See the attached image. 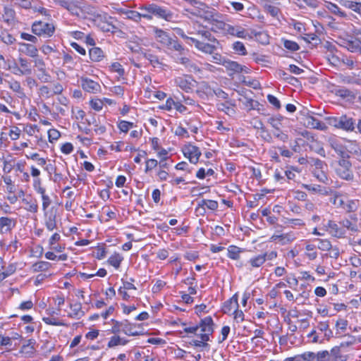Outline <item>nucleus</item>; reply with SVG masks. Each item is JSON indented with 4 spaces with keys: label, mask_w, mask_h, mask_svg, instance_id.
<instances>
[{
    "label": "nucleus",
    "mask_w": 361,
    "mask_h": 361,
    "mask_svg": "<svg viewBox=\"0 0 361 361\" xmlns=\"http://www.w3.org/2000/svg\"><path fill=\"white\" fill-rule=\"evenodd\" d=\"M213 325L212 318L207 317L201 319L198 325L185 328L184 331L187 333L200 336V338H209L213 332Z\"/></svg>",
    "instance_id": "nucleus-1"
},
{
    "label": "nucleus",
    "mask_w": 361,
    "mask_h": 361,
    "mask_svg": "<svg viewBox=\"0 0 361 361\" xmlns=\"http://www.w3.org/2000/svg\"><path fill=\"white\" fill-rule=\"evenodd\" d=\"M140 8L142 11L149 12L152 13V16L164 19L167 21H171L173 18V15L171 11L154 4L142 6Z\"/></svg>",
    "instance_id": "nucleus-2"
},
{
    "label": "nucleus",
    "mask_w": 361,
    "mask_h": 361,
    "mask_svg": "<svg viewBox=\"0 0 361 361\" xmlns=\"http://www.w3.org/2000/svg\"><path fill=\"white\" fill-rule=\"evenodd\" d=\"M55 31L53 24L43 22L42 20L35 22L32 25V32L38 36L45 35L51 37Z\"/></svg>",
    "instance_id": "nucleus-3"
},
{
    "label": "nucleus",
    "mask_w": 361,
    "mask_h": 361,
    "mask_svg": "<svg viewBox=\"0 0 361 361\" xmlns=\"http://www.w3.org/2000/svg\"><path fill=\"white\" fill-rule=\"evenodd\" d=\"M182 151L184 156L188 157L192 164H197L202 154L199 147L191 144L185 145Z\"/></svg>",
    "instance_id": "nucleus-4"
},
{
    "label": "nucleus",
    "mask_w": 361,
    "mask_h": 361,
    "mask_svg": "<svg viewBox=\"0 0 361 361\" xmlns=\"http://www.w3.org/2000/svg\"><path fill=\"white\" fill-rule=\"evenodd\" d=\"M192 82H195V80L189 75L180 76L175 79L176 85L187 92L192 90L193 87Z\"/></svg>",
    "instance_id": "nucleus-5"
},
{
    "label": "nucleus",
    "mask_w": 361,
    "mask_h": 361,
    "mask_svg": "<svg viewBox=\"0 0 361 361\" xmlns=\"http://www.w3.org/2000/svg\"><path fill=\"white\" fill-rule=\"evenodd\" d=\"M111 322L113 323L111 328L112 333L116 334L123 332L126 335H130L134 334L133 332H130V331L128 330V328L130 324L127 320L123 322H118L116 320L112 319Z\"/></svg>",
    "instance_id": "nucleus-6"
},
{
    "label": "nucleus",
    "mask_w": 361,
    "mask_h": 361,
    "mask_svg": "<svg viewBox=\"0 0 361 361\" xmlns=\"http://www.w3.org/2000/svg\"><path fill=\"white\" fill-rule=\"evenodd\" d=\"M44 224L48 231H52L57 228L56 225V212H54L53 208L49 212H44Z\"/></svg>",
    "instance_id": "nucleus-7"
},
{
    "label": "nucleus",
    "mask_w": 361,
    "mask_h": 361,
    "mask_svg": "<svg viewBox=\"0 0 361 361\" xmlns=\"http://www.w3.org/2000/svg\"><path fill=\"white\" fill-rule=\"evenodd\" d=\"M355 128V122L353 118L347 115H342L341 116H339V129L352 132Z\"/></svg>",
    "instance_id": "nucleus-8"
},
{
    "label": "nucleus",
    "mask_w": 361,
    "mask_h": 361,
    "mask_svg": "<svg viewBox=\"0 0 361 361\" xmlns=\"http://www.w3.org/2000/svg\"><path fill=\"white\" fill-rule=\"evenodd\" d=\"M342 46L351 52L361 53V41L357 38L344 39Z\"/></svg>",
    "instance_id": "nucleus-9"
},
{
    "label": "nucleus",
    "mask_w": 361,
    "mask_h": 361,
    "mask_svg": "<svg viewBox=\"0 0 361 361\" xmlns=\"http://www.w3.org/2000/svg\"><path fill=\"white\" fill-rule=\"evenodd\" d=\"M81 86L82 89L88 92L95 93L100 89L98 82L88 78H81Z\"/></svg>",
    "instance_id": "nucleus-10"
},
{
    "label": "nucleus",
    "mask_w": 361,
    "mask_h": 361,
    "mask_svg": "<svg viewBox=\"0 0 361 361\" xmlns=\"http://www.w3.org/2000/svg\"><path fill=\"white\" fill-rule=\"evenodd\" d=\"M217 15V12L214 8L207 6L198 11V16L209 23L214 21L215 16Z\"/></svg>",
    "instance_id": "nucleus-11"
},
{
    "label": "nucleus",
    "mask_w": 361,
    "mask_h": 361,
    "mask_svg": "<svg viewBox=\"0 0 361 361\" xmlns=\"http://www.w3.org/2000/svg\"><path fill=\"white\" fill-rule=\"evenodd\" d=\"M177 63H181L188 68L190 71H200V68L196 66L195 63H192L189 58L185 55H180L176 58Z\"/></svg>",
    "instance_id": "nucleus-12"
},
{
    "label": "nucleus",
    "mask_w": 361,
    "mask_h": 361,
    "mask_svg": "<svg viewBox=\"0 0 361 361\" xmlns=\"http://www.w3.org/2000/svg\"><path fill=\"white\" fill-rule=\"evenodd\" d=\"M154 34L157 40L161 43V44L167 47L168 44L170 42L172 37H171L166 32L159 29L157 27H154Z\"/></svg>",
    "instance_id": "nucleus-13"
},
{
    "label": "nucleus",
    "mask_w": 361,
    "mask_h": 361,
    "mask_svg": "<svg viewBox=\"0 0 361 361\" xmlns=\"http://www.w3.org/2000/svg\"><path fill=\"white\" fill-rule=\"evenodd\" d=\"M59 4L73 15H79V8L72 0H59Z\"/></svg>",
    "instance_id": "nucleus-14"
},
{
    "label": "nucleus",
    "mask_w": 361,
    "mask_h": 361,
    "mask_svg": "<svg viewBox=\"0 0 361 361\" xmlns=\"http://www.w3.org/2000/svg\"><path fill=\"white\" fill-rule=\"evenodd\" d=\"M190 40L195 43V47L202 51L203 52L207 53V54H212L214 53V50L216 49V47L214 45L201 42L194 38H190Z\"/></svg>",
    "instance_id": "nucleus-15"
},
{
    "label": "nucleus",
    "mask_w": 361,
    "mask_h": 361,
    "mask_svg": "<svg viewBox=\"0 0 361 361\" xmlns=\"http://www.w3.org/2000/svg\"><path fill=\"white\" fill-rule=\"evenodd\" d=\"M175 39L172 38L170 42L167 45V48L169 49H173L179 52L180 55H185V52L188 51L176 39V37H174Z\"/></svg>",
    "instance_id": "nucleus-16"
},
{
    "label": "nucleus",
    "mask_w": 361,
    "mask_h": 361,
    "mask_svg": "<svg viewBox=\"0 0 361 361\" xmlns=\"http://www.w3.org/2000/svg\"><path fill=\"white\" fill-rule=\"evenodd\" d=\"M307 126L314 129L324 130L326 128L325 123L321 122L316 118L309 116L307 117Z\"/></svg>",
    "instance_id": "nucleus-17"
},
{
    "label": "nucleus",
    "mask_w": 361,
    "mask_h": 361,
    "mask_svg": "<svg viewBox=\"0 0 361 361\" xmlns=\"http://www.w3.org/2000/svg\"><path fill=\"white\" fill-rule=\"evenodd\" d=\"M20 44L23 47V49H20L22 52L30 57L35 58L37 56L38 50L35 46L26 43H20Z\"/></svg>",
    "instance_id": "nucleus-18"
},
{
    "label": "nucleus",
    "mask_w": 361,
    "mask_h": 361,
    "mask_svg": "<svg viewBox=\"0 0 361 361\" xmlns=\"http://www.w3.org/2000/svg\"><path fill=\"white\" fill-rule=\"evenodd\" d=\"M89 56L92 61H100L104 57L103 51L99 47H93L89 50Z\"/></svg>",
    "instance_id": "nucleus-19"
},
{
    "label": "nucleus",
    "mask_w": 361,
    "mask_h": 361,
    "mask_svg": "<svg viewBox=\"0 0 361 361\" xmlns=\"http://www.w3.org/2000/svg\"><path fill=\"white\" fill-rule=\"evenodd\" d=\"M222 65L229 71H233V73H239L240 63L236 61H233L229 59H224L222 61Z\"/></svg>",
    "instance_id": "nucleus-20"
},
{
    "label": "nucleus",
    "mask_w": 361,
    "mask_h": 361,
    "mask_svg": "<svg viewBox=\"0 0 361 361\" xmlns=\"http://www.w3.org/2000/svg\"><path fill=\"white\" fill-rule=\"evenodd\" d=\"M13 221L8 217L0 218V228L1 233L8 232L11 230Z\"/></svg>",
    "instance_id": "nucleus-21"
},
{
    "label": "nucleus",
    "mask_w": 361,
    "mask_h": 361,
    "mask_svg": "<svg viewBox=\"0 0 361 361\" xmlns=\"http://www.w3.org/2000/svg\"><path fill=\"white\" fill-rule=\"evenodd\" d=\"M336 95L343 98V99H353L355 98L354 93L346 89V88H339L335 90Z\"/></svg>",
    "instance_id": "nucleus-22"
},
{
    "label": "nucleus",
    "mask_w": 361,
    "mask_h": 361,
    "mask_svg": "<svg viewBox=\"0 0 361 361\" xmlns=\"http://www.w3.org/2000/svg\"><path fill=\"white\" fill-rule=\"evenodd\" d=\"M15 11L8 6H5L4 8V14L3 17L4 18V20L7 23H10L14 20L15 18Z\"/></svg>",
    "instance_id": "nucleus-23"
},
{
    "label": "nucleus",
    "mask_w": 361,
    "mask_h": 361,
    "mask_svg": "<svg viewBox=\"0 0 361 361\" xmlns=\"http://www.w3.org/2000/svg\"><path fill=\"white\" fill-rule=\"evenodd\" d=\"M267 254L259 255L250 259V263L253 267H259L264 263Z\"/></svg>",
    "instance_id": "nucleus-24"
},
{
    "label": "nucleus",
    "mask_w": 361,
    "mask_h": 361,
    "mask_svg": "<svg viewBox=\"0 0 361 361\" xmlns=\"http://www.w3.org/2000/svg\"><path fill=\"white\" fill-rule=\"evenodd\" d=\"M51 267V264L48 262L40 261L32 265V270L35 272L47 271Z\"/></svg>",
    "instance_id": "nucleus-25"
},
{
    "label": "nucleus",
    "mask_w": 361,
    "mask_h": 361,
    "mask_svg": "<svg viewBox=\"0 0 361 361\" xmlns=\"http://www.w3.org/2000/svg\"><path fill=\"white\" fill-rule=\"evenodd\" d=\"M331 147L335 150V152L340 156L341 158H348L349 155L345 151V147L336 142H332L331 144Z\"/></svg>",
    "instance_id": "nucleus-26"
},
{
    "label": "nucleus",
    "mask_w": 361,
    "mask_h": 361,
    "mask_svg": "<svg viewBox=\"0 0 361 361\" xmlns=\"http://www.w3.org/2000/svg\"><path fill=\"white\" fill-rule=\"evenodd\" d=\"M122 260L123 257L118 253H115L109 258L108 262L116 269H118L120 267Z\"/></svg>",
    "instance_id": "nucleus-27"
},
{
    "label": "nucleus",
    "mask_w": 361,
    "mask_h": 361,
    "mask_svg": "<svg viewBox=\"0 0 361 361\" xmlns=\"http://www.w3.org/2000/svg\"><path fill=\"white\" fill-rule=\"evenodd\" d=\"M337 173L344 180H352L353 179V173L350 169H338Z\"/></svg>",
    "instance_id": "nucleus-28"
},
{
    "label": "nucleus",
    "mask_w": 361,
    "mask_h": 361,
    "mask_svg": "<svg viewBox=\"0 0 361 361\" xmlns=\"http://www.w3.org/2000/svg\"><path fill=\"white\" fill-rule=\"evenodd\" d=\"M352 344H353V342H351V341L342 343H341V345L339 346H336V347L333 348L331 350V353L333 356H334L336 357H340V356H341V351L343 350V349H344L345 347H348Z\"/></svg>",
    "instance_id": "nucleus-29"
},
{
    "label": "nucleus",
    "mask_w": 361,
    "mask_h": 361,
    "mask_svg": "<svg viewBox=\"0 0 361 361\" xmlns=\"http://www.w3.org/2000/svg\"><path fill=\"white\" fill-rule=\"evenodd\" d=\"M279 75L281 78H283L286 82H287L288 83H289L292 85H295V83L298 82V80L296 78H295L290 75H288L283 71L279 70Z\"/></svg>",
    "instance_id": "nucleus-30"
},
{
    "label": "nucleus",
    "mask_w": 361,
    "mask_h": 361,
    "mask_svg": "<svg viewBox=\"0 0 361 361\" xmlns=\"http://www.w3.org/2000/svg\"><path fill=\"white\" fill-rule=\"evenodd\" d=\"M281 41L283 47L291 51H295L300 49V46L294 41L285 39H282Z\"/></svg>",
    "instance_id": "nucleus-31"
},
{
    "label": "nucleus",
    "mask_w": 361,
    "mask_h": 361,
    "mask_svg": "<svg viewBox=\"0 0 361 361\" xmlns=\"http://www.w3.org/2000/svg\"><path fill=\"white\" fill-rule=\"evenodd\" d=\"M241 252L240 248L235 245H231L228 248V256L233 259H238Z\"/></svg>",
    "instance_id": "nucleus-32"
},
{
    "label": "nucleus",
    "mask_w": 361,
    "mask_h": 361,
    "mask_svg": "<svg viewBox=\"0 0 361 361\" xmlns=\"http://www.w3.org/2000/svg\"><path fill=\"white\" fill-rule=\"evenodd\" d=\"M217 109L219 111L225 112L228 116H232L235 113L233 108L227 105V102L218 104Z\"/></svg>",
    "instance_id": "nucleus-33"
},
{
    "label": "nucleus",
    "mask_w": 361,
    "mask_h": 361,
    "mask_svg": "<svg viewBox=\"0 0 361 361\" xmlns=\"http://www.w3.org/2000/svg\"><path fill=\"white\" fill-rule=\"evenodd\" d=\"M23 75H30L32 73L31 68L29 67V63L27 59L19 58L18 59Z\"/></svg>",
    "instance_id": "nucleus-34"
},
{
    "label": "nucleus",
    "mask_w": 361,
    "mask_h": 361,
    "mask_svg": "<svg viewBox=\"0 0 361 361\" xmlns=\"http://www.w3.org/2000/svg\"><path fill=\"white\" fill-rule=\"evenodd\" d=\"M210 23L212 25V27H211V30L212 31H214V32H216L217 30H226V25H228V27L230 26L228 25H226L223 21H220V20H216L215 18H214V21H211Z\"/></svg>",
    "instance_id": "nucleus-35"
},
{
    "label": "nucleus",
    "mask_w": 361,
    "mask_h": 361,
    "mask_svg": "<svg viewBox=\"0 0 361 361\" xmlns=\"http://www.w3.org/2000/svg\"><path fill=\"white\" fill-rule=\"evenodd\" d=\"M144 57L147 59L154 67L161 65L159 58L156 55H154L149 52L145 53Z\"/></svg>",
    "instance_id": "nucleus-36"
},
{
    "label": "nucleus",
    "mask_w": 361,
    "mask_h": 361,
    "mask_svg": "<svg viewBox=\"0 0 361 361\" xmlns=\"http://www.w3.org/2000/svg\"><path fill=\"white\" fill-rule=\"evenodd\" d=\"M305 188L309 190L313 191L314 192H318L322 195H327L329 194V190L326 188L322 187L321 185H305Z\"/></svg>",
    "instance_id": "nucleus-37"
},
{
    "label": "nucleus",
    "mask_w": 361,
    "mask_h": 361,
    "mask_svg": "<svg viewBox=\"0 0 361 361\" xmlns=\"http://www.w3.org/2000/svg\"><path fill=\"white\" fill-rule=\"evenodd\" d=\"M233 49L236 53H238L240 55L245 56L247 54L246 49L243 43H242L241 42H235V43H233Z\"/></svg>",
    "instance_id": "nucleus-38"
},
{
    "label": "nucleus",
    "mask_w": 361,
    "mask_h": 361,
    "mask_svg": "<svg viewBox=\"0 0 361 361\" xmlns=\"http://www.w3.org/2000/svg\"><path fill=\"white\" fill-rule=\"evenodd\" d=\"M327 8L333 13L344 17L345 14L341 10V8L335 4L328 3Z\"/></svg>",
    "instance_id": "nucleus-39"
},
{
    "label": "nucleus",
    "mask_w": 361,
    "mask_h": 361,
    "mask_svg": "<svg viewBox=\"0 0 361 361\" xmlns=\"http://www.w3.org/2000/svg\"><path fill=\"white\" fill-rule=\"evenodd\" d=\"M316 240L319 242L318 248L319 250L327 251L331 249L332 245L329 240L326 239H317Z\"/></svg>",
    "instance_id": "nucleus-40"
},
{
    "label": "nucleus",
    "mask_w": 361,
    "mask_h": 361,
    "mask_svg": "<svg viewBox=\"0 0 361 361\" xmlns=\"http://www.w3.org/2000/svg\"><path fill=\"white\" fill-rule=\"evenodd\" d=\"M228 31L230 34L233 35H236L238 37H246V31L245 29L241 28L240 30H237L234 27L229 26L228 28Z\"/></svg>",
    "instance_id": "nucleus-41"
},
{
    "label": "nucleus",
    "mask_w": 361,
    "mask_h": 361,
    "mask_svg": "<svg viewBox=\"0 0 361 361\" xmlns=\"http://www.w3.org/2000/svg\"><path fill=\"white\" fill-rule=\"evenodd\" d=\"M126 15L128 19L133 20L135 22L140 21V14L139 12L136 11L129 10L127 12H126Z\"/></svg>",
    "instance_id": "nucleus-42"
},
{
    "label": "nucleus",
    "mask_w": 361,
    "mask_h": 361,
    "mask_svg": "<svg viewBox=\"0 0 361 361\" xmlns=\"http://www.w3.org/2000/svg\"><path fill=\"white\" fill-rule=\"evenodd\" d=\"M328 227L331 229V232L334 235L338 236L341 235L343 233L340 231L338 225L333 221H329L328 223Z\"/></svg>",
    "instance_id": "nucleus-43"
},
{
    "label": "nucleus",
    "mask_w": 361,
    "mask_h": 361,
    "mask_svg": "<svg viewBox=\"0 0 361 361\" xmlns=\"http://www.w3.org/2000/svg\"><path fill=\"white\" fill-rule=\"evenodd\" d=\"M60 136L61 133L56 129H50L48 131V137L50 142H53L54 141L57 140Z\"/></svg>",
    "instance_id": "nucleus-44"
},
{
    "label": "nucleus",
    "mask_w": 361,
    "mask_h": 361,
    "mask_svg": "<svg viewBox=\"0 0 361 361\" xmlns=\"http://www.w3.org/2000/svg\"><path fill=\"white\" fill-rule=\"evenodd\" d=\"M331 202L337 207L345 208V202L341 195H335L334 197L331 199Z\"/></svg>",
    "instance_id": "nucleus-45"
},
{
    "label": "nucleus",
    "mask_w": 361,
    "mask_h": 361,
    "mask_svg": "<svg viewBox=\"0 0 361 361\" xmlns=\"http://www.w3.org/2000/svg\"><path fill=\"white\" fill-rule=\"evenodd\" d=\"M111 68L113 71L118 73L119 76H123L125 73L124 69L122 68V66L118 62L113 63L111 64Z\"/></svg>",
    "instance_id": "nucleus-46"
},
{
    "label": "nucleus",
    "mask_w": 361,
    "mask_h": 361,
    "mask_svg": "<svg viewBox=\"0 0 361 361\" xmlns=\"http://www.w3.org/2000/svg\"><path fill=\"white\" fill-rule=\"evenodd\" d=\"M338 164L340 166L339 169H350L352 164L349 160L347 159V158H342L338 161Z\"/></svg>",
    "instance_id": "nucleus-47"
},
{
    "label": "nucleus",
    "mask_w": 361,
    "mask_h": 361,
    "mask_svg": "<svg viewBox=\"0 0 361 361\" xmlns=\"http://www.w3.org/2000/svg\"><path fill=\"white\" fill-rule=\"evenodd\" d=\"M267 99L269 102L274 106L277 109L281 108V103L279 100L274 95L269 94L267 96Z\"/></svg>",
    "instance_id": "nucleus-48"
},
{
    "label": "nucleus",
    "mask_w": 361,
    "mask_h": 361,
    "mask_svg": "<svg viewBox=\"0 0 361 361\" xmlns=\"http://www.w3.org/2000/svg\"><path fill=\"white\" fill-rule=\"evenodd\" d=\"M274 135L283 142H287L288 139V135L283 133L280 130V128H279V130H276V132L274 133Z\"/></svg>",
    "instance_id": "nucleus-49"
},
{
    "label": "nucleus",
    "mask_w": 361,
    "mask_h": 361,
    "mask_svg": "<svg viewBox=\"0 0 361 361\" xmlns=\"http://www.w3.org/2000/svg\"><path fill=\"white\" fill-rule=\"evenodd\" d=\"M61 150L63 153L66 154H69L73 152V146L71 143L66 142L61 146Z\"/></svg>",
    "instance_id": "nucleus-50"
},
{
    "label": "nucleus",
    "mask_w": 361,
    "mask_h": 361,
    "mask_svg": "<svg viewBox=\"0 0 361 361\" xmlns=\"http://www.w3.org/2000/svg\"><path fill=\"white\" fill-rule=\"evenodd\" d=\"M90 106L94 110L99 111L102 109L103 102L100 99H92L90 101Z\"/></svg>",
    "instance_id": "nucleus-51"
},
{
    "label": "nucleus",
    "mask_w": 361,
    "mask_h": 361,
    "mask_svg": "<svg viewBox=\"0 0 361 361\" xmlns=\"http://www.w3.org/2000/svg\"><path fill=\"white\" fill-rule=\"evenodd\" d=\"M40 73L38 75V78L43 82H48L51 76L47 73L46 69L44 68L43 71H39Z\"/></svg>",
    "instance_id": "nucleus-52"
},
{
    "label": "nucleus",
    "mask_w": 361,
    "mask_h": 361,
    "mask_svg": "<svg viewBox=\"0 0 361 361\" xmlns=\"http://www.w3.org/2000/svg\"><path fill=\"white\" fill-rule=\"evenodd\" d=\"M158 164V161L156 159H148L146 161V169L145 172H148L149 171L152 170V169L155 168Z\"/></svg>",
    "instance_id": "nucleus-53"
},
{
    "label": "nucleus",
    "mask_w": 361,
    "mask_h": 361,
    "mask_svg": "<svg viewBox=\"0 0 361 361\" xmlns=\"http://www.w3.org/2000/svg\"><path fill=\"white\" fill-rule=\"evenodd\" d=\"M308 162L311 165L316 166V168H317V169H322V166H323V161L317 158L311 157V158H310V160L308 161Z\"/></svg>",
    "instance_id": "nucleus-54"
},
{
    "label": "nucleus",
    "mask_w": 361,
    "mask_h": 361,
    "mask_svg": "<svg viewBox=\"0 0 361 361\" xmlns=\"http://www.w3.org/2000/svg\"><path fill=\"white\" fill-rule=\"evenodd\" d=\"M304 361H314L316 360V355L314 353L307 352L300 355Z\"/></svg>",
    "instance_id": "nucleus-55"
},
{
    "label": "nucleus",
    "mask_w": 361,
    "mask_h": 361,
    "mask_svg": "<svg viewBox=\"0 0 361 361\" xmlns=\"http://www.w3.org/2000/svg\"><path fill=\"white\" fill-rule=\"evenodd\" d=\"M329 353L326 350L319 352L316 355V360L317 361H327L326 357H329Z\"/></svg>",
    "instance_id": "nucleus-56"
},
{
    "label": "nucleus",
    "mask_w": 361,
    "mask_h": 361,
    "mask_svg": "<svg viewBox=\"0 0 361 361\" xmlns=\"http://www.w3.org/2000/svg\"><path fill=\"white\" fill-rule=\"evenodd\" d=\"M214 93L216 97L223 99H228V94L225 92L223 90L218 88L214 90Z\"/></svg>",
    "instance_id": "nucleus-57"
},
{
    "label": "nucleus",
    "mask_w": 361,
    "mask_h": 361,
    "mask_svg": "<svg viewBox=\"0 0 361 361\" xmlns=\"http://www.w3.org/2000/svg\"><path fill=\"white\" fill-rule=\"evenodd\" d=\"M345 209L348 212H351L356 209V202L355 200H348L347 204H345Z\"/></svg>",
    "instance_id": "nucleus-58"
},
{
    "label": "nucleus",
    "mask_w": 361,
    "mask_h": 361,
    "mask_svg": "<svg viewBox=\"0 0 361 361\" xmlns=\"http://www.w3.org/2000/svg\"><path fill=\"white\" fill-rule=\"evenodd\" d=\"M21 38L25 39V40H27V41L32 42L33 43H37V38L35 36H33L32 35H30V34H27V33H25V32H22L21 33Z\"/></svg>",
    "instance_id": "nucleus-59"
},
{
    "label": "nucleus",
    "mask_w": 361,
    "mask_h": 361,
    "mask_svg": "<svg viewBox=\"0 0 361 361\" xmlns=\"http://www.w3.org/2000/svg\"><path fill=\"white\" fill-rule=\"evenodd\" d=\"M127 341V340H110L108 343V346L111 348L118 345H126Z\"/></svg>",
    "instance_id": "nucleus-60"
},
{
    "label": "nucleus",
    "mask_w": 361,
    "mask_h": 361,
    "mask_svg": "<svg viewBox=\"0 0 361 361\" xmlns=\"http://www.w3.org/2000/svg\"><path fill=\"white\" fill-rule=\"evenodd\" d=\"M42 209L44 212H47V209L51 204V200L48 195L42 196Z\"/></svg>",
    "instance_id": "nucleus-61"
},
{
    "label": "nucleus",
    "mask_w": 361,
    "mask_h": 361,
    "mask_svg": "<svg viewBox=\"0 0 361 361\" xmlns=\"http://www.w3.org/2000/svg\"><path fill=\"white\" fill-rule=\"evenodd\" d=\"M71 309L74 312V314L75 316H79L80 313H81V315H84V312L81 311V304L80 303H76L73 305H71Z\"/></svg>",
    "instance_id": "nucleus-62"
},
{
    "label": "nucleus",
    "mask_w": 361,
    "mask_h": 361,
    "mask_svg": "<svg viewBox=\"0 0 361 361\" xmlns=\"http://www.w3.org/2000/svg\"><path fill=\"white\" fill-rule=\"evenodd\" d=\"M20 130L18 127H15L13 130H11L10 133H9L11 138L13 140H16L18 139L19 136H20Z\"/></svg>",
    "instance_id": "nucleus-63"
},
{
    "label": "nucleus",
    "mask_w": 361,
    "mask_h": 361,
    "mask_svg": "<svg viewBox=\"0 0 361 361\" xmlns=\"http://www.w3.org/2000/svg\"><path fill=\"white\" fill-rule=\"evenodd\" d=\"M234 319L237 322H243L244 319V314H243V311L235 310L234 312Z\"/></svg>",
    "instance_id": "nucleus-64"
}]
</instances>
